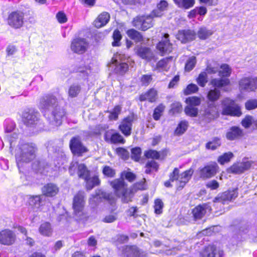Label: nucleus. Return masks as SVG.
<instances>
[{"instance_id":"nucleus-1","label":"nucleus","mask_w":257,"mask_h":257,"mask_svg":"<svg viewBox=\"0 0 257 257\" xmlns=\"http://www.w3.org/2000/svg\"><path fill=\"white\" fill-rule=\"evenodd\" d=\"M39 106L42 109L52 111L50 120L54 125L58 126L61 124L65 112L58 106L55 97L49 95L44 96L40 100Z\"/></svg>"},{"instance_id":"nucleus-2","label":"nucleus","mask_w":257,"mask_h":257,"mask_svg":"<svg viewBox=\"0 0 257 257\" xmlns=\"http://www.w3.org/2000/svg\"><path fill=\"white\" fill-rule=\"evenodd\" d=\"M110 185L113 188L115 194L121 199L122 202L128 203L132 201L135 194L133 188H128L124 180L116 179L110 182Z\"/></svg>"},{"instance_id":"nucleus-3","label":"nucleus","mask_w":257,"mask_h":257,"mask_svg":"<svg viewBox=\"0 0 257 257\" xmlns=\"http://www.w3.org/2000/svg\"><path fill=\"white\" fill-rule=\"evenodd\" d=\"M35 148L31 144L25 143L19 145L16 153V160L19 170L25 163L35 158Z\"/></svg>"},{"instance_id":"nucleus-4","label":"nucleus","mask_w":257,"mask_h":257,"mask_svg":"<svg viewBox=\"0 0 257 257\" xmlns=\"http://www.w3.org/2000/svg\"><path fill=\"white\" fill-rule=\"evenodd\" d=\"M193 172V169L190 168L180 174L179 170L175 168L173 172L170 174L169 181L165 182L164 185L167 187H170L172 186L171 181L174 182L175 181V185L177 189H181L191 179Z\"/></svg>"},{"instance_id":"nucleus-5","label":"nucleus","mask_w":257,"mask_h":257,"mask_svg":"<svg viewBox=\"0 0 257 257\" xmlns=\"http://www.w3.org/2000/svg\"><path fill=\"white\" fill-rule=\"evenodd\" d=\"M85 196L84 192L79 191L73 198V209L74 214L77 219L82 220L87 218V214L84 210Z\"/></svg>"},{"instance_id":"nucleus-6","label":"nucleus","mask_w":257,"mask_h":257,"mask_svg":"<svg viewBox=\"0 0 257 257\" xmlns=\"http://www.w3.org/2000/svg\"><path fill=\"white\" fill-rule=\"evenodd\" d=\"M230 81L227 78L212 79L210 83L215 88L209 91L207 94L208 99L211 101L217 100L220 96V91L217 88L222 87L228 85Z\"/></svg>"},{"instance_id":"nucleus-7","label":"nucleus","mask_w":257,"mask_h":257,"mask_svg":"<svg viewBox=\"0 0 257 257\" xmlns=\"http://www.w3.org/2000/svg\"><path fill=\"white\" fill-rule=\"evenodd\" d=\"M153 17L152 13L149 15L136 17L133 21V25L139 30L146 31L153 26Z\"/></svg>"},{"instance_id":"nucleus-8","label":"nucleus","mask_w":257,"mask_h":257,"mask_svg":"<svg viewBox=\"0 0 257 257\" xmlns=\"http://www.w3.org/2000/svg\"><path fill=\"white\" fill-rule=\"evenodd\" d=\"M222 104L223 114L236 116H239L241 114L240 107L232 100L228 98H225L222 101Z\"/></svg>"},{"instance_id":"nucleus-9","label":"nucleus","mask_w":257,"mask_h":257,"mask_svg":"<svg viewBox=\"0 0 257 257\" xmlns=\"http://www.w3.org/2000/svg\"><path fill=\"white\" fill-rule=\"evenodd\" d=\"M257 88V78L252 77H244L239 81V89L241 91L251 92Z\"/></svg>"},{"instance_id":"nucleus-10","label":"nucleus","mask_w":257,"mask_h":257,"mask_svg":"<svg viewBox=\"0 0 257 257\" xmlns=\"http://www.w3.org/2000/svg\"><path fill=\"white\" fill-rule=\"evenodd\" d=\"M24 14L21 11H15L11 13L8 16V23L14 29L21 28L24 23Z\"/></svg>"},{"instance_id":"nucleus-11","label":"nucleus","mask_w":257,"mask_h":257,"mask_svg":"<svg viewBox=\"0 0 257 257\" xmlns=\"http://www.w3.org/2000/svg\"><path fill=\"white\" fill-rule=\"evenodd\" d=\"M124 56L120 54L114 55L111 60V65L115 66V71L119 74H123L128 70V66L126 62L123 60Z\"/></svg>"},{"instance_id":"nucleus-12","label":"nucleus","mask_w":257,"mask_h":257,"mask_svg":"<svg viewBox=\"0 0 257 257\" xmlns=\"http://www.w3.org/2000/svg\"><path fill=\"white\" fill-rule=\"evenodd\" d=\"M135 120L134 115L131 114L124 117L120 121L118 128L125 136L128 137L131 135L133 123Z\"/></svg>"},{"instance_id":"nucleus-13","label":"nucleus","mask_w":257,"mask_h":257,"mask_svg":"<svg viewBox=\"0 0 257 257\" xmlns=\"http://www.w3.org/2000/svg\"><path fill=\"white\" fill-rule=\"evenodd\" d=\"M88 47V43L86 39L82 38H76L74 39L71 44V49L74 53L83 54Z\"/></svg>"},{"instance_id":"nucleus-14","label":"nucleus","mask_w":257,"mask_h":257,"mask_svg":"<svg viewBox=\"0 0 257 257\" xmlns=\"http://www.w3.org/2000/svg\"><path fill=\"white\" fill-rule=\"evenodd\" d=\"M15 233L11 230L5 229L0 231V244L5 245H11L16 241Z\"/></svg>"},{"instance_id":"nucleus-15","label":"nucleus","mask_w":257,"mask_h":257,"mask_svg":"<svg viewBox=\"0 0 257 257\" xmlns=\"http://www.w3.org/2000/svg\"><path fill=\"white\" fill-rule=\"evenodd\" d=\"M218 168V165L215 163L207 165L199 169L200 177L203 179L211 178L216 174Z\"/></svg>"},{"instance_id":"nucleus-16","label":"nucleus","mask_w":257,"mask_h":257,"mask_svg":"<svg viewBox=\"0 0 257 257\" xmlns=\"http://www.w3.org/2000/svg\"><path fill=\"white\" fill-rule=\"evenodd\" d=\"M70 147L72 152L78 156L87 152V148L83 146L79 137H74L70 142Z\"/></svg>"},{"instance_id":"nucleus-17","label":"nucleus","mask_w":257,"mask_h":257,"mask_svg":"<svg viewBox=\"0 0 257 257\" xmlns=\"http://www.w3.org/2000/svg\"><path fill=\"white\" fill-rule=\"evenodd\" d=\"M76 169L78 170L77 173L78 176L82 179L86 178L89 174V171L84 164H79L78 162L73 161L69 167L70 174H74Z\"/></svg>"},{"instance_id":"nucleus-18","label":"nucleus","mask_w":257,"mask_h":257,"mask_svg":"<svg viewBox=\"0 0 257 257\" xmlns=\"http://www.w3.org/2000/svg\"><path fill=\"white\" fill-rule=\"evenodd\" d=\"M201 257H223V251L214 245L206 246L200 252Z\"/></svg>"},{"instance_id":"nucleus-19","label":"nucleus","mask_w":257,"mask_h":257,"mask_svg":"<svg viewBox=\"0 0 257 257\" xmlns=\"http://www.w3.org/2000/svg\"><path fill=\"white\" fill-rule=\"evenodd\" d=\"M39 113L33 110L25 111L23 114L24 123L28 126H33L39 122Z\"/></svg>"},{"instance_id":"nucleus-20","label":"nucleus","mask_w":257,"mask_h":257,"mask_svg":"<svg viewBox=\"0 0 257 257\" xmlns=\"http://www.w3.org/2000/svg\"><path fill=\"white\" fill-rule=\"evenodd\" d=\"M135 51L138 56L147 61L151 60L154 57L153 52L148 47L138 45L135 47Z\"/></svg>"},{"instance_id":"nucleus-21","label":"nucleus","mask_w":257,"mask_h":257,"mask_svg":"<svg viewBox=\"0 0 257 257\" xmlns=\"http://www.w3.org/2000/svg\"><path fill=\"white\" fill-rule=\"evenodd\" d=\"M237 195L238 193L236 190L226 191L215 197L214 199V202H221L222 204H225L226 201L234 199L237 197Z\"/></svg>"},{"instance_id":"nucleus-22","label":"nucleus","mask_w":257,"mask_h":257,"mask_svg":"<svg viewBox=\"0 0 257 257\" xmlns=\"http://www.w3.org/2000/svg\"><path fill=\"white\" fill-rule=\"evenodd\" d=\"M195 33L191 30L179 31L176 35V38L182 43H186L195 39Z\"/></svg>"},{"instance_id":"nucleus-23","label":"nucleus","mask_w":257,"mask_h":257,"mask_svg":"<svg viewBox=\"0 0 257 257\" xmlns=\"http://www.w3.org/2000/svg\"><path fill=\"white\" fill-rule=\"evenodd\" d=\"M102 198L109 199V195L100 190H96L95 194L92 195L89 198V204L92 207H94L100 201Z\"/></svg>"},{"instance_id":"nucleus-24","label":"nucleus","mask_w":257,"mask_h":257,"mask_svg":"<svg viewBox=\"0 0 257 257\" xmlns=\"http://www.w3.org/2000/svg\"><path fill=\"white\" fill-rule=\"evenodd\" d=\"M169 37L168 34H165L164 38L158 44L157 48L162 54L170 53L172 51V44L169 42L168 38Z\"/></svg>"},{"instance_id":"nucleus-25","label":"nucleus","mask_w":257,"mask_h":257,"mask_svg":"<svg viewBox=\"0 0 257 257\" xmlns=\"http://www.w3.org/2000/svg\"><path fill=\"white\" fill-rule=\"evenodd\" d=\"M211 210L210 207L207 204L199 205L195 207L192 210V214L195 219L202 218L207 211Z\"/></svg>"},{"instance_id":"nucleus-26","label":"nucleus","mask_w":257,"mask_h":257,"mask_svg":"<svg viewBox=\"0 0 257 257\" xmlns=\"http://www.w3.org/2000/svg\"><path fill=\"white\" fill-rule=\"evenodd\" d=\"M42 191L43 196L52 197L57 194L59 189L56 185L52 183H49L42 188Z\"/></svg>"},{"instance_id":"nucleus-27","label":"nucleus","mask_w":257,"mask_h":257,"mask_svg":"<svg viewBox=\"0 0 257 257\" xmlns=\"http://www.w3.org/2000/svg\"><path fill=\"white\" fill-rule=\"evenodd\" d=\"M108 13L104 12L100 14L94 22V25L96 28H99L105 26L109 20Z\"/></svg>"},{"instance_id":"nucleus-28","label":"nucleus","mask_w":257,"mask_h":257,"mask_svg":"<svg viewBox=\"0 0 257 257\" xmlns=\"http://www.w3.org/2000/svg\"><path fill=\"white\" fill-rule=\"evenodd\" d=\"M172 60V57H167L159 61L156 65L155 69L159 71H168L170 68V62Z\"/></svg>"},{"instance_id":"nucleus-29","label":"nucleus","mask_w":257,"mask_h":257,"mask_svg":"<svg viewBox=\"0 0 257 257\" xmlns=\"http://www.w3.org/2000/svg\"><path fill=\"white\" fill-rule=\"evenodd\" d=\"M157 98V91L154 89H151L147 92L140 95L141 101L148 100L150 102H155Z\"/></svg>"},{"instance_id":"nucleus-30","label":"nucleus","mask_w":257,"mask_h":257,"mask_svg":"<svg viewBox=\"0 0 257 257\" xmlns=\"http://www.w3.org/2000/svg\"><path fill=\"white\" fill-rule=\"evenodd\" d=\"M168 3L165 1H161L157 6V8L152 12V15L155 17H161L164 12L167 9Z\"/></svg>"},{"instance_id":"nucleus-31","label":"nucleus","mask_w":257,"mask_h":257,"mask_svg":"<svg viewBox=\"0 0 257 257\" xmlns=\"http://www.w3.org/2000/svg\"><path fill=\"white\" fill-rule=\"evenodd\" d=\"M86 182V187L87 189L91 190L94 187L99 185L100 181L96 175L90 177L89 174L86 178H84Z\"/></svg>"},{"instance_id":"nucleus-32","label":"nucleus","mask_w":257,"mask_h":257,"mask_svg":"<svg viewBox=\"0 0 257 257\" xmlns=\"http://www.w3.org/2000/svg\"><path fill=\"white\" fill-rule=\"evenodd\" d=\"M242 135L241 130L237 127H232L226 133V136L228 140H233Z\"/></svg>"},{"instance_id":"nucleus-33","label":"nucleus","mask_w":257,"mask_h":257,"mask_svg":"<svg viewBox=\"0 0 257 257\" xmlns=\"http://www.w3.org/2000/svg\"><path fill=\"white\" fill-rule=\"evenodd\" d=\"M124 254L126 257H140L141 252L137 246H128L125 249Z\"/></svg>"},{"instance_id":"nucleus-34","label":"nucleus","mask_w":257,"mask_h":257,"mask_svg":"<svg viewBox=\"0 0 257 257\" xmlns=\"http://www.w3.org/2000/svg\"><path fill=\"white\" fill-rule=\"evenodd\" d=\"M44 198L43 195L32 196L29 199L30 205L35 209H39L42 205V201Z\"/></svg>"},{"instance_id":"nucleus-35","label":"nucleus","mask_w":257,"mask_h":257,"mask_svg":"<svg viewBox=\"0 0 257 257\" xmlns=\"http://www.w3.org/2000/svg\"><path fill=\"white\" fill-rule=\"evenodd\" d=\"M39 232L44 236H49L52 232L51 225L48 222L42 223L39 227Z\"/></svg>"},{"instance_id":"nucleus-36","label":"nucleus","mask_w":257,"mask_h":257,"mask_svg":"<svg viewBox=\"0 0 257 257\" xmlns=\"http://www.w3.org/2000/svg\"><path fill=\"white\" fill-rule=\"evenodd\" d=\"M213 34L211 30L207 29L206 27H201L197 32L198 37L202 40L208 38Z\"/></svg>"},{"instance_id":"nucleus-37","label":"nucleus","mask_w":257,"mask_h":257,"mask_svg":"<svg viewBox=\"0 0 257 257\" xmlns=\"http://www.w3.org/2000/svg\"><path fill=\"white\" fill-rule=\"evenodd\" d=\"M174 1L179 7L185 9L192 7L195 4V0H174Z\"/></svg>"},{"instance_id":"nucleus-38","label":"nucleus","mask_w":257,"mask_h":257,"mask_svg":"<svg viewBox=\"0 0 257 257\" xmlns=\"http://www.w3.org/2000/svg\"><path fill=\"white\" fill-rule=\"evenodd\" d=\"M127 36L136 42H141L143 41V36L141 33L134 29H130L126 32Z\"/></svg>"},{"instance_id":"nucleus-39","label":"nucleus","mask_w":257,"mask_h":257,"mask_svg":"<svg viewBox=\"0 0 257 257\" xmlns=\"http://www.w3.org/2000/svg\"><path fill=\"white\" fill-rule=\"evenodd\" d=\"M231 70L227 64H222L218 71L219 75L221 77H228L231 74Z\"/></svg>"},{"instance_id":"nucleus-40","label":"nucleus","mask_w":257,"mask_h":257,"mask_svg":"<svg viewBox=\"0 0 257 257\" xmlns=\"http://www.w3.org/2000/svg\"><path fill=\"white\" fill-rule=\"evenodd\" d=\"M233 157V154L231 152H227L220 156L218 158V162L221 165H223L230 161Z\"/></svg>"},{"instance_id":"nucleus-41","label":"nucleus","mask_w":257,"mask_h":257,"mask_svg":"<svg viewBox=\"0 0 257 257\" xmlns=\"http://www.w3.org/2000/svg\"><path fill=\"white\" fill-rule=\"evenodd\" d=\"M196 82L201 87H204L207 82V75L206 72L201 73L196 79Z\"/></svg>"},{"instance_id":"nucleus-42","label":"nucleus","mask_w":257,"mask_h":257,"mask_svg":"<svg viewBox=\"0 0 257 257\" xmlns=\"http://www.w3.org/2000/svg\"><path fill=\"white\" fill-rule=\"evenodd\" d=\"M165 108V106L163 104H160L155 109L153 113V117L155 120H157L160 119Z\"/></svg>"},{"instance_id":"nucleus-43","label":"nucleus","mask_w":257,"mask_h":257,"mask_svg":"<svg viewBox=\"0 0 257 257\" xmlns=\"http://www.w3.org/2000/svg\"><path fill=\"white\" fill-rule=\"evenodd\" d=\"M220 141L219 139L215 138L212 141L206 144V147L207 149L214 150L220 146Z\"/></svg>"},{"instance_id":"nucleus-44","label":"nucleus","mask_w":257,"mask_h":257,"mask_svg":"<svg viewBox=\"0 0 257 257\" xmlns=\"http://www.w3.org/2000/svg\"><path fill=\"white\" fill-rule=\"evenodd\" d=\"M121 35L118 30H115L113 34V41L112 43V45L113 47L119 46L120 45V41L121 39Z\"/></svg>"},{"instance_id":"nucleus-45","label":"nucleus","mask_w":257,"mask_h":257,"mask_svg":"<svg viewBox=\"0 0 257 257\" xmlns=\"http://www.w3.org/2000/svg\"><path fill=\"white\" fill-rule=\"evenodd\" d=\"M110 141L111 143H121L124 144L125 140L122 136L118 133H114L111 135Z\"/></svg>"},{"instance_id":"nucleus-46","label":"nucleus","mask_w":257,"mask_h":257,"mask_svg":"<svg viewBox=\"0 0 257 257\" xmlns=\"http://www.w3.org/2000/svg\"><path fill=\"white\" fill-rule=\"evenodd\" d=\"M188 127V122L186 121H182L175 130L177 135H180L183 134Z\"/></svg>"},{"instance_id":"nucleus-47","label":"nucleus","mask_w":257,"mask_h":257,"mask_svg":"<svg viewBox=\"0 0 257 257\" xmlns=\"http://www.w3.org/2000/svg\"><path fill=\"white\" fill-rule=\"evenodd\" d=\"M186 102L188 104V106H195L199 105L201 101L200 98L196 96H192L187 98Z\"/></svg>"},{"instance_id":"nucleus-48","label":"nucleus","mask_w":257,"mask_h":257,"mask_svg":"<svg viewBox=\"0 0 257 257\" xmlns=\"http://www.w3.org/2000/svg\"><path fill=\"white\" fill-rule=\"evenodd\" d=\"M196 63V58L194 56L190 57L187 61L185 69L187 71H190L193 69Z\"/></svg>"},{"instance_id":"nucleus-49","label":"nucleus","mask_w":257,"mask_h":257,"mask_svg":"<svg viewBox=\"0 0 257 257\" xmlns=\"http://www.w3.org/2000/svg\"><path fill=\"white\" fill-rule=\"evenodd\" d=\"M228 172L234 174H240L243 172L240 163L233 164L228 169Z\"/></svg>"},{"instance_id":"nucleus-50","label":"nucleus","mask_w":257,"mask_h":257,"mask_svg":"<svg viewBox=\"0 0 257 257\" xmlns=\"http://www.w3.org/2000/svg\"><path fill=\"white\" fill-rule=\"evenodd\" d=\"M80 87L78 85H72L70 86L68 93L69 96L71 97H76L80 92Z\"/></svg>"},{"instance_id":"nucleus-51","label":"nucleus","mask_w":257,"mask_h":257,"mask_svg":"<svg viewBox=\"0 0 257 257\" xmlns=\"http://www.w3.org/2000/svg\"><path fill=\"white\" fill-rule=\"evenodd\" d=\"M121 108L120 106L117 105L114 107L112 111L110 112L109 118L110 119H117L118 116L120 113Z\"/></svg>"},{"instance_id":"nucleus-52","label":"nucleus","mask_w":257,"mask_h":257,"mask_svg":"<svg viewBox=\"0 0 257 257\" xmlns=\"http://www.w3.org/2000/svg\"><path fill=\"white\" fill-rule=\"evenodd\" d=\"M163 203L161 200L157 199L155 201V212L156 214H160L162 212V209L163 208Z\"/></svg>"},{"instance_id":"nucleus-53","label":"nucleus","mask_w":257,"mask_h":257,"mask_svg":"<svg viewBox=\"0 0 257 257\" xmlns=\"http://www.w3.org/2000/svg\"><path fill=\"white\" fill-rule=\"evenodd\" d=\"M255 120L252 116L247 115L242 119L241 121L242 125L245 128L249 127L251 124H254Z\"/></svg>"},{"instance_id":"nucleus-54","label":"nucleus","mask_w":257,"mask_h":257,"mask_svg":"<svg viewBox=\"0 0 257 257\" xmlns=\"http://www.w3.org/2000/svg\"><path fill=\"white\" fill-rule=\"evenodd\" d=\"M198 89L199 88L196 84H190L187 86L184 92L186 95H188L197 92Z\"/></svg>"},{"instance_id":"nucleus-55","label":"nucleus","mask_w":257,"mask_h":257,"mask_svg":"<svg viewBox=\"0 0 257 257\" xmlns=\"http://www.w3.org/2000/svg\"><path fill=\"white\" fill-rule=\"evenodd\" d=\"M186 114L190 116H196L198 113L197 108L192 106H187L185 109Z\"/></svg>"},{"instance_id":"nucleus-56","label":"nucleus","mask_w":257,"mask_h":257,"mask_svg":"<svg viewBox=\"0 0 257 257\" xmlns=\"http://www.w3.org/2000/svg\"><path fill=\"white\" fill-rule=\"evenodd\" d=\"M245 108L247 110H252L257 108V99H250L245 103Z\"/></svg>"},{"instance_id":"nucleus-57","label":"nucleus","mask_w":257,"mask_h":257,"mask_svg":"<svg viewBox=\"0 0 257 257\" xmlns=\"http://www.w3.org/2000/svg\"><path fill=\"white\" fill-rule=\"evenodd\" d=\"M120 178L124 180L125 178L129 181H133L135 178V175L132 172L124 171L121 173Z\"/></svg>"},{"instance_id":"nucleus-58","label":"nucleus","mask_w":257,"mask_h":257,"mask_svg":"<svg viewBox=\"0 0 257 257\" xmlns=\"http://www.w3.org/2000/svg\"><path fill=\"white\" fill-rule=\"evenodd\" d=\"M103 174L108 177H113L115 175V171L109 166H105L102 170Z\"/></svg>"},{"instance_id":"nucleus-59","label":"nucleus","mask_w":257,"mask_h":257,"mask_svg":"<svg viewBox=\"0 0 257 257\" xmlns=\"http://www.w3.org/2000/svg\"><path fill=\"white\" fill-rule=\"evenodd\" d=\"M182 110V106L180 102H176L172 104L171 111L173 114L179 113Z\"/></svg>"},{"instance_id":"nucleus-60","label":"nucleus","mask_w":257,"mask_h":257,"mask_svg":"<svg viewBox=\"0 0 257 257\" xmlns=\"http://www.w3.org/2000/svg\"><path fill=\"white\" fill-rule=\"evenodd\" d=\"M141 155V150L140 148H135L132 150V158L136 161H138Z\"/></svg>"},{"instance_id":"nucleus-61","label":"nucleus","mask_w":257,"mask_h":257,"mask_svg":"<svg viewBox=\"0 0 257 257\" xmlns=\"http://www.w3.org/2000/svg\"><path fill=\"white\" fill-rule=\"evenodd\" d=\"M146 157L148 158L159 159L160 155L159 153L155 150H149L145 154Z\"/></svg>"},{"instance_id":"nucleus-62","label":"nucleus","mask_w":257,"mask_h":257,"mask_svg":"<svg viewBox=\"0 0 257 257\" xmlns=\"http://www.w3.org/2000/svg\"><path fill=\"white\" fill-rule=\"evenodd\" d=\"M117 219V215L116 214H109L106 215L102 220L105 223H111Z\"/></svg>"},{"instance_id":"nucleus-63","label":"nucleus","mask_w":257,"mask_h":257,"mask_svg":"<svg viewBox=\"0 0 257 257\" xmlns=\"http://www.w3.org/2000/svg\"><path fill=\"white\" fill-rule=\"evenodd\" d=\"M206 187L211 190H215L219 187V183L216 180H211L206 184Z\"/></svg>"},{"instance_id":"nucleus-64","label":"nucleus","mask_w":257,"mask_h":257,"mask_svg":"<svg viewBox=\"0 0 257 257\" xmlns=\"http://www.w3.org/2000/svg\"><path fill=\"white\" fill-rule=\"evenodd\" d=\"M152 80V76L149 75H144L141 78V82L143 85H148Z\"/></svg>"}]
</instances>
